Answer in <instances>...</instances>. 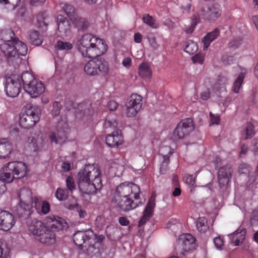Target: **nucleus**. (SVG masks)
I'll return each instance as SVG.
<instances>
[{
    "mask_svg": "<svg viewBox=\"0 0 258 258\" xmlns=\"http://www.w3.org/2000/svg\"><path fill=\"white\" fill-rule=\"evenodd\" d=\"M101 171L97 165H86L78 173V184L84 194H93L102 187Z\"/></svg>",
    "mask_w": 258,
    "mask_h": 258,
    "instance_id": "obj_1",
    "label": "nucleus"
},
{
    "mask_svg": "<svg viewBox=\"0 0 258 258\" xmlns=\"http://www.w3.org/2000/svg\"><path fill=\"white\" fill-rule=\"evenodd\" d=\"M76 45L78 51L84 57L100 56L107 50V45L105 40L90 33L79 37Z\"/></svg>",
    "mask_w": 258,
    "mask_h": 258,
    "instance_id": "obj_2",
    "label": "nucleus"
},
{
    "mask_svg": "<svg viewBox=\"0 0 258 258\" xmlns=\"http://www.w3.org/2000/svg\"><path fill=\"white\" fill-rule=\"evenodd\" d=\"M0 49L10 59L19 57V55L24 56L28 51L26 44L15 38L11 30L5 32L3 39L0 40Z\"/></svg>",
    "mask_w": 258,
    "mask_h": 258,
    "instance_id": "obj_3",
    "label": "nucleus"
},
{
    "mask_svg": "<svg viewBox=\"0 0 258 258\" xmlns=\"http://www.w3.org/2000/svg\"><path fill=\"white\" fill-rule=\"evenodd\" d=\"M28 227L29 232L37 241L48 245L55 242L54 233L47 229L41 221L32 220L28 223Z\"/></svg>",
    "mask_w": 258,
    "mask_h": 258,
    "instance_id": "obj_4",
    "label": "nucleus"
},
{
    "mask_svg": "<svg viewBox=\"0 0 258 258\" xmlns=\"http://www.w3.org/2000/svg\"><path fill=\"white\" fill-rule=\"evenodd\" d=\"M28 171L27 166L25 163L16 161L10 162L1 169V179L7 183H11L15 179L25 177Z\"/></svg>",
    "mask_w": 258,
    "mask_h": 258,
    "instance_id": "obj_5",
    "label": "nucleus"
},
{
    "mask_svg": "<svg viewBox=\"0 0 258 258\" xmlns=\"http://www.w3.org/2000/svg\"><path fill=\"white\" fill-rule=\"evenodd\" d=\"M24 90L32 98H36L45 91L43 84L34 78L33 75L28 72L23 73L21 76Z\"/></svg>",
    "mask_w": 258,
    "mask_h": 258,
    "instance_id": "obj_6",
    "label": "nucleus"
},
{
    "mask_svg": "<svg viewBox=\"0 0 258 258\" xmlns=\"http://www.w3.org/2000/svg\"><path fill=\"white\" fill-rule=\"evenodd\" d=\"M41 110L38 106L27 105L20 114L19 123L25 128L33 127L40 119Z\"/></svg>",
    "mask_w": 258,
    "mask_h": 258,
    "instance_id": "obj_7",
    "label": "nucleus"
},
{
    "mask_svg": "<svg viewBox=\"0 0 258 258\" xmlns=\"http://www.w3.org/2000/svg\"><path fill=\"white\" fill-rule=\"evenodd\" d=\"M84 72L89 76L106 75L109 71L108 62L104 59H94L89 60L84 67Z\"/></svg>",
    "mask_w": 258,
    "mask_h": 258,
    "instance_id": "obj_8",
    "label": "nucleus"
},
{
    "mask_svg": "<svg viewBox=\"0 0 258 258\" xmlns=\"http://www.w3.org/2000/svg\"><path fill=\"white\" fill-rule=\"evenodd\" d=\"M221 14L220 6L217 3L211 4L206 8H198L197 16H194L195 22H193V23L195 25L200 17H202L205 21L208 22L214 21L217 19Z\"/></svg>",
    "mask_w": 258,
    "mask_h": 258,
    "instance_id": "obj_9",
    "label": "nucleus"
},
{
    "mask_svg": "<svg viewBox=\"0 0 258 258\" xmlns=\"http://www.w3.org/2000/svg\"><path fill=\"white\" fill-rule=\"evenodd\" d=\"M194 130L192 120L186 118L179 122L171 136V138L174 141L183 139L188 136Z\"/></svg>",
    "mask_w": 258,
    "mask_h": 258,
    "instance_id": "obj_10",
    "label": "nucleus"
},
{
    "mask_svg": "<svg viewBox=\"0 0 258 258\" xmlns=\"http://www.w3.org/2000/svg\"><path fill=\"white\" fill-rule=\"evenodd\" d=\"M140 188L139 186L131 182L125 181L119 184L116 187L115 197H125L133 196L135 200L140 198Z\"/></svg>",
    "mask_w": 258,
    "mask_h": 258,
    "instance_id": "obj_11",
    "label": "nucleus"
},
{
    "mask_svg": "<svg viewBox=\"0 0 258 258\" xmlns=\"http://www.w3.org/2000/svg\"><path fill=\"white\" fill-rule=\"evenodd\" d=\"M142 97L136 94H132L125 104L124 113L128 117L135 116L142 106Z\"/></svg>",
    "mask_w": 258,
    "mask_h": 258,
    "instance_id": "obj_12",
    "label": "nucleus"
},
{
    "mask_svg": "<svg viewBox=\"0 0 258 258\" xmlns=\"http://www.w3.org/2000/svg\"><path fill=\"white\" fill-rule=\"evenodd\" d=\"M104 237L103 235H97L93 240H90L87 244L84 245L82 249L88 255L93 256H98L101 254L102 249V242Z\"/></svg>",
    "mask_w": 258,
    "mask_h": 258,
    "instance_id": "obj_13",
    "label": "nucleus"
},
{
    "mask_svg": "<svg viewBox=\"0 0 258 258\" xmlns=\"http://www.w3.org/2000/svg\"><path fill=\"white\" fill-rule=\"evenodd\" d=\"M21 76L13 75L6 80L5 91L8 96L15 97L20 92L21 86Z\"/></svg>",
    "mask_w": 258,
    "mask_h": 258,
    "instance_id": "obj_14",
    "label": "nucleus"
},
{
    "mask_svg": "<svg viewBox=\"0 0 258 258\" xmlns=\"http://www.w3.org/2000/svg\"><path fill=\"white\" fill-rule=\"evenodd\" d=\"M96 237V234L91 229L85 231H78L74 234L73 240L76 245L78 247L87 244L90 240H93Z\"/></svg>",
    "mask_w": 258,
    "mask_h": 258,
    "instance_id": "obj_15",
    "label": "nucleus"
},
{
    "mask_svg": "<svg viewBox=\"0 0 258 258\" xmlns=\"http://www.w3.org/2000/svg\"><path fill=\"white\" fill-rule=\"evenodd\" d=\"M14 216L7 211L0 212V230L8 231L15 225Z\"/></svg>",
    "mask_w": 258,
    "mask_h": 258,
    "instance_id": "obj_16",
    "label": "nucleus"
},
{
    "mask_svg": "<svg viewBox=\"0 0 258 258\" xmlns=\"http://www.w3.org/2000/svg\"><path fill=\"white\" fill-rule=\"evenodd\" d=\"M19 207L25 212L30 211L33 207V199L30 191L27 189H22L19 194Z\"/></svg>",
    "mask_w": 258,
    "mask_h": 258,
    "instance_id": "obj_17",
    "label": "nucleus"
},
{
    "mask_svg": "<svg viewBox=\"0 0 258 258\" xmlns=\"http://www.w3.org/2000/svg\"><path fill=\"white\" fill-rule=\"evenodd\" d=\"M195 238L190 234H184L180 235L178 239V243L181 248L185 252H189L196 248Z\"/></svg>",
    "mask_w": 258,
    "mask_h": 258,
    "instance_id": "obj_18",
    "label": "nucleus"
},
{
    "mask_svg": "<svg viewBox=\"0 0 258 258\" xmlns=\"http://www.w3.org/2000/svg\"><path fill=\"white\" fill-rule=\"evenodd\" d=\"M130 197L114 198V202L121 211L127 212L135 209L138 206V204L134 202Z\"/></svg>",
    "mask_w": 258,
    "mask_h": 258,
    "instance_id": "obj_19",
    "label": "nucleus"
},
{
    "mask_svg": "<svg viewBox=\"0 0 258 258\" xmlns=\"http://www.w3.org/2000/svg\"><path fill=\"white\" fill-rule=\"evenodd\" d=\"M107 146L111 148H117L124 142L123 136L120 130H116L110 135L106 136L105 139Z\"/></svg>",
    "mask_w": 258,
    "mask_h": 258,
    "instance_id": "obj_20",
    "label": "nucleus"
},
{
    "mask_svg": "<svg viewBox=\"0 0 258 258\" xmlns=\"http://www.w3.org/2000/svg\"><path fill=\"white\" fill-rule=\"evenodd\" d=\"M57 30L62 36L69 35L71 33V26L69 21L62 15H58L56 18Z\"/></svg>",
    "mask_w": 258,
    "mask_h": 258,
    "instance_id": "obj_21",
    "label": "nucleus"
},
{
    "mask_svg": "<svg viewBox=\"0 0 258 258\" xmlns=\"http://www.w3.org/2000/svg\"><path fill=\"white\" fill-rule=\"evenodd\" d=\"M174 152V150L167 146H162L159 150V154L163 157V162L160 169L161 174H164L169 162V157Z\"/></svg>",
    "mask_w": 258,
    "mask_h": 258,
    "instance_id": "obj_22",
    "label": "nucleus"
},
{
    "mask_svg": "<svg viewBox=\"0 0 258 258\" xmlns=\"http://www.w3.org/2000/svg\"><path fill=\"white\" fill-rule=\"evenodd\" d=\"M232 169L230 166L227 165L220 168L218 172V182L220 185H226L231 177Z\"/></svg>",
    "mask_w": 258,
    "mask_h": 258,
    "instance_id": "obj_23",
    "label": "nucleus"
},
{
    "mask_svg": "<svg viewBox=\"0 0 258 258\" xmlns=\"http://www.w3.org/2000/svg\"><path fill=\"white\" fill-rule=\"evenodd\" d=\"M155 206V196L152 195L150 198L142 219L139 221V225L144 224L152 217Z\"/></svg>",
    "mask_w": 258,
    "mask_h": 258,
    "instance_id": "obj_24",
    "label": "nucleus"
},
{
    "mask_svg": "<svg viewBox=\"0 0 258 258\" xmlns=\"http://www.w3.org/2000/svg\"><path fill=\"white\" fill-rule=\"evenodd\" d=\"M43 143L42 136L39 135L37 138L31 136L29 137L25 143V148L26 150L36 152L41 147Z\"/></svg>",
    "mask_w": 258,
    "mask_h": 258,
    "instance_id": "obj_25",
    "label": "nucleus"
},
{
    "mask_svg": "<svg viewBox=\"0 0 258 258\" xmlns=\"http://www.w3.org/2000/svg\"><path fill=\"white\" fill-rule=\"evenodd\" d=\"M246 231L243 227H239L233 233L229 234L231 242L235 245H240L244 240Z\"/></svg>",
    "mask_w": 258,
    "mask_h": 258,
    "instance_id": "obj_26",
    "label": "nucleus"
},
{
    "mask_svg": "<svg viewBox=\"0 0 258 258\" xmlns=\"http://www.w3.org/2000/svg\"><path fill=\"white\" fill-rule=\"evenodd\" d=\"M46 221L52 228L57 230H61L67 226V224L64 220L58 217L49 216L46 218Z\"/></svg>",
    "mask_w": 258,
    "mask_h": 258,
    "instance_id": "obj_27",
    "label": "nucleus"
},
{
    "mask_svg": "<svg viewBox=\"0 0 258 258\" xmlns=\"http://www.w3.org/2000/svg\"><path fill=\"white\" fill-rule=\"evenodd\" d=\"M246 73L247 70L245 69H241V71L236 77L232 87V90L235 93L240 92Z\"/></svg>",
    "mask_w": 258,
    "mask_h": 258,
    "instance_id": "obj_28",
    "label": "nucleus"
},
{
    "mask_svg": "<svg viewBox=\"0 0 258 258\" xmlns=\"http://www.w3.org/2000/svg\"><path fill=\"white\" fill-rule=\"evenodd\" d=\"M13 150L12 143L7 139H3L0 142V158H5L9 156Z\"/></svg>",
    "mask_w": 258,
    "mask_h": 258,
    "instance_id": "obj_29",
    "label": "nucleus"
},
{
    "mask_svg": "<svg viewBox=\"0 0 258 258\" xmlns=\"http://www.w3.org/2000/svg\"><path fill=\"white\" fill-rule=\"evenodd\" d=\"M255 130L253 125L250 122H247L243 125L241 131V136L244 140H248L254 135Z\"/></svg>",
    "mask_w": 258,
    "mask_h": 258,
    "instance_id": "obj_30",
    "label": "nucleus"
},
{
    "mask_svg": "<svg viewBox=\"0 0 258 258\" xmlns=\"http://www.w3.org/2000/svg\"><path fill=\"white\" fill-rule=\"evenodd\" d=\"M228 84V79L223 76H219L212 86L214 91L222 92L226 91V85Z\"/></svg>",
    "mask_w": 258,
    "mask_h": 258,
    "instance_id": "obj_31",
    "label": "nucleus"
},
{
    "mask_svg": "<svg viewBox=\"0 0 258 258\" xmlns=\"http://www.w3.org/2000/svg\"><path fill=\"white\" fill-rule=\"evenodd\" d=\"M138 74L145 79H150L152 71L150 65L147 62H142L140 64L138 68Z\"/></svg>",
    "mask_w": 258,
    "mask_h": 258,
    "instance_id": "obj_32",
    "label": "nucleus"
},
{
    "mask_svg": "<svg viewBox=\"0 0 258 258\" xmlns=\"http://www.w3.org/2000/svg\"><path fill=\"white\" fill-rule=\"evenodd\" d=\"M220 32L217 28L208 33L203 39L202 42L204 45V49H207L211 43L215 40L219 35Z\"/></svg>",
    "mask_w": 258,
    "mask_h": 258,
    "instance_id": "obj_33",
    "label": "nucleus"
},
{
    "mask_svg": "<svg viewBox=\"0 0 258 258\" xmlns=\"http://www.w3.org/2000/svg\"><path fill=\"white\" fill-rule=\"evenodd\" d=\"M21 0H0L2 8L7 12L14 11L20 4Z\"/></svg>",
    "mask_w": 258,
    "mask_h": 258,
    "instance_id": "obj_34",
    "label": "nucleus"
},
{
    "mask_svg": "<svg viewBox=\"0 0 258 258\" xmlns=\"http://www.w3.org/2000/svg\"><path fill=\"white\" fill-rule=\"evenodd\" d=\"M34 207L38 214L46 215L50 211V205L47 201H43L41 204L35 203Z\"/></svg>",
    "mask_w": 258,
    "mask_h": 258,
    "instance_id": "obj_35",
    "label": "nucleus"
},
{
    "mask_svg": "<svg viewBox=\"0 0 258 258\" xmlns=\"http://www.w3.org/2000/svg\"><path fill=\"white\" fill-rule=\"evenodd\" d=\"M66 137L65 131L58 130L57 133H51L49 136L50 141L52 143L57 144L60 143V141Z\"/></svg>",
    "mask_w": 258,
    "mask_h": 258,
    "instance_id": "obj_36",
    "label": "nucleus"
},
{
    "mask_svg": "<svg viewBox=\"0 0 258 258\" xmlns=\"http://www.w3.org/2000/svg\"><path fill=\"white\" fill-rule=\"evenodd\" d=\"M142 20L144 23L153 29H157L159 27V25L156 20L149 14L143 15Z\"/></svg>",
    "mask_w": 258,
    "mask_h": 258,
    "instance_id": "obj_37",
    "label": "nucleus"
},
{
    "mask_svg": "<svg viewBox=\"0 0 258 258\" xmlns=\"http://www.w3.org/2000/svg\"><path fill=\"white\" fill-rule=\"evenodd\" d=\"M62 9L66 15L73 21L78 15L75 8L71 5L66 4L62 7Z\"/></svg>",
    "mask_w": 258,
    "mask_h": 258,
    "instance_id": "obj_38",
    "label": "nucleus"
},
{
    "mask_svg": "<svg viewBox=\"0 0 258 258\" xmlns=\"http://www.w3.org/2000/svg\"><path fill=\"white\" fill-rule=\"evenodd\" d=\"M65 207L70 210L76 209V210L79 214V216L81 218H83L86 216L87 214L86 211L83 210L80 207H79V205L76 203V201L75 199H73V203L72 204L69 205L68 204H66Z\"/></svg>",
    "mask_w": 258,
    "mask_h": 258,
    "instance_id": "obj_39",
    "label": "nucleus"
},
{
    "mask_svg": "<svg viewBox=\"0 0 258 258\" xmlns=\"http://www.w3.org/2000/svg\"><path fill=\"white\" fill-rule=\"evenodd\" d=\"M29 40L32 44L39 46L41 44L42 40L41 37L36 31H31L29 33Z\"/></svg>",
    "mask_w": 258,
    "mask_h": 258,
    "instance_id": "obj_40",
    "label": "nucleus"
},
{
    "mask_svg": "<svg viewBox=\"0 0 258 258\" xmlns=\"http://www.w3.org/2000/svg\"><path fill=\"white\" fill-rule=\"evenodd\" d=\"M72 21L78 28L82 29H86L89 26V21L85 18L77 16Z\"/></svg>",
    "mask_w": 258,
    "mask_h": 258,
    "instance_id": "obj_41",
    "label": "nucleus"
},
{
    "mask_svg": "<svg viewBox=\"0 0 258 258\" xmlns=\"http://www.w3.org/2000/svg\"><path fill=\"white\" fill-rule=\"evenodd\" d=\"M73 47L71 42L62 40H58L55 45V48L58 50L68 51L71 50Z\"/></svg>",
    "mask_w": 258,
    "mask_h": 258,
    "instance_id": "obj_42",
    "label": "nucleus"
},
{
    "mask_svg": "<svg viewBox=\"0 0 258 258\" xmlns=\"http://www.w3.org/2000/svg\"><path fill=\"white\" fill-rule=\"evenodd\" d=\"M207 220L204 217H199L197 221V228L201 233H205L208 229Z\"/></svg>",
    "mask_w": 258,
    "mask_h": 258,
    "instance_id": "obj_43",
    "label": "nucleus"
},
{
    "mask_svg": "<svg viewBox=\"0 0 258 258\" xmlns=\"http://www.w3.org/2000/svg\"><path fill=\"white\" fill-rule=\"evenodd\" d=\"M198 49V47L196 43L192 40H188L186 42L184 51L189 54H193L196 53Z\"/></svg>",
    "mask_w": 258,
    "mask_h": 258,
    "instance_id": "obj_44",
    "label": "nucleus"
},
{
    "mask_svg": "<svg viewBox=\"0 0 258 258\" xmlns=\"http://www.w3.org/2000/svg\"><path fill=\"white\" fill-rule=\"evenodd\" d=\"M68 194L67 189L58 188L55 193V196L58 200L64 201L67 199Z\"/></svg>",
    "mask_w": 258,
    "mask_h": 258,
    "instance_id": "obj_45",
    "label": "nucleus"
},
{
    "mask_svg": "<svg viewBox=\"0 0 258 258\" xmlns=\"http://www.w3.org/2000/svg\"><path fill=\"white\" fill-rule=\"evenodd\" d=\"M9 251L5 241L0 239V257H6L8 255Z\"/></svg>",
    "mask_w": 258,
    "mask_h": 258,
    "instance_id": "obj_46",
    "label": "nucleus"
},
{
    "mask_svg": "<svg viewBox=\"0 0 258 258\" xmlns=\"http://www.w3.org/2000/svg\"><path fill=\"white\" fill-rule=\"evenodd\" d=\"M183 180L189 186L192 187L195 184L196 177L192 175L188 174L184 177Z\"/></svg>",
    "mask_w": 258,
    "mask_h": 258,
    "instance_id": "obj_47",
    "label": "nucleus"
},
{
    "mask_svg": "<svg viewBox=\"0 0 258 258\" xmlns=\"http://www.w3.org/2000/svg\"><path fill=\"white\" fill-rule=\"evenodd\" d=\"M61 109V104L58 102H54L53 103L52 109L51 110V114L53 116L58 115L60 113Z\"/></svg>",
    "mask_w": 258,
    "mask_h": 258,
    "instance_id": "obj_48",
    "label": "nucleus"
},
{
    "mask_svg": "<svg viewBox=\"0 0 258 258\" xmlns=\"http://www.w3.org/2000/svg\"><path fill=\"white\" fill-rule=\"evenodd\" d=\"M117 126V122L114 119L106 120L104 123L105 128L114 129Z\"/></svg>",
    "mask_w": 258,
    "mask_h": 258,
    "instance_id": "obj_49",
    "label": "nucleus"
},
{
    "mask_svg": "<svg viewBox=\"0 0 258 258\" xmlns=\"http://www.w3.org/2000/svg\"><path fill=\"white\" fill-rule=\"evenodd\" d=\"M67 186L69 190L73 191L75 189V185L74 179L71 176H68L66 179Z\"/></svg>",
    "mask_w": 258,
    "mask_h": 258,
    "instance_id": "obj_50",
    "label": "nucleus"
},
{
    "mask_svg": "<svg viewBox=\"0 0 258 258\" xmlns=\"http://www.w3.org/2000/svg\"><path fill=\"white\" fill-rule=\"evenodd\" d=\"M211 123L212 124H218L220 123V119L219 114H213L210 113Z\"/></svg>",
    "mask_w": 258,
    "mask_h": 258,
    "instance_id": "obj_51",
    "label": "nucleus"
},
{
    "mask_svg": "<svg viewBox=\"0 0 258 258\" xmlns=\"http://www.w3.org/2000/svg\"><path fill=\"white\" fill-rule=\"evenodd\" d=\"M250 223L252 225H258V211L255 210L252 212Z\"/></svg>",
    "mask_w": 258,
    "mask_h": 258,
    "instance_id": "obj_52",
    "label": "nucleus"
},
{
    "mask_svg": "<svg viewBox=\"0 0 258 258\" xmlns=\"http://www.w3.org/2000/svg\"><path fill=\"white\" fill-rule=\"evenodd\" d=\"M122 64L126 68H130L132 65V59L128 56L124 57L122 60Z\"/></svg>",
    "mask_w": 258,
    "mask_h": 258,
    "instance_id": "obj_53",
    "label": "nucleus"
},
{
    "mask_svg": "<svg viewBox=\"0 0 258 258\" xmlns=\"http://www.w3.org/2000/svg\"><path fill=\"white\" fill-rule=\"evenodd\" d=\"M148 41L149 42L150 46L156 49L158 48L159 45L156 41V38L154 36L148 37Z\"/></svg>",
    "mask_w": 258,
    "mask_h": 258,
    "instance_id": "obj_54",
    "label": "nucleus"
},
{
    "mask_svg": "<svg viewBox=\"0 0 258 258\" xmlns=\"http://www.w3.org/2000/svg\"><path fill=\"white\" fill-rule=\"evenodd\" d=\"M248 151V148L246 145H245L244 144H241L240 148V152H239V156L240 157H242V156L246 155V154L247 153Z\"/></svg>",
    "mask_w": 258,
    "mask_h": 258,
    "instance_id": "obj_55",
    "label": "nucleus"
},
{
    "mask_svg": "<svg viewBox=\"0 0 258 258\" xmlns=\"http://www.w3.org/2000/svg\"><path fill=\"white\" fill-rule=\"evenodd\" d=\"M214 243L215 246L218 249H220L223 245V240L220 237L215 238Z\"/></svg>",
    "mask_w": 258,
    "mask_h": 258,
    "instance_id": "obj_56",
    "label": "nucleus"
},
{
    "mask_svg": "<svg viewBox=\"0 0 258 258\" xmlns=\"http://www.w3.org/2000/svg\"><path fill=\"white\" fill-rule=\"evenodd\" d=\"M107 106L110 110L113 111L117 108L118 104L114 101H110L108 103Z\"/></svg>",
    "mask_w": 258,
    "mask_h": 258,
    "instance_id": "obj_57",
    "label": "nucleus"
},
{
    "mask_svg": "<svg viewBox=\"0 0 258 258\" xmlns=\"http://www.w3.org/2000/svg\"><path fill=\"white\" fill-rule=\"evenodd\" d=\"M210 96V91L208 90H206L201 93V98L203 100H207L209 98Z\"/></svg>",
    "mask_w": 258,
    "mask_h": 258,
    "instance_id": "obj_58",
    "label": "nucleus"
},
{
    "mask_svg": "<svg viewBox=\"0 0 258 258\" xmlns=\"http://www.w3.org/2000/svg\"><path fill=\"white\" fill-rule=\"evenodd\" d=\"M61 168L64 172L69 171L71 168L70 163L67 161L63 162L61 165Z\"/></svg>",
    "mask_w": 258,
    "mask_h": 258,
    "instance_id": "obj_59",
    "label": "nucleus"
},
{
    "mask_svg": "<svg viewBox=\"0 0 258 258\" xmlns=\"http://www.w3.org/2000/svg\"><path fill=\"white\" fill-rule=\"evenodd\" d=\"M193 61L195 62L202 63L204 61V57L201 55L197 54L193 57Z\"/></svg>",
    "mask_w": 258,
    "mask_h": 258,
    "instance_id": "obj_60",
    "label": "nucleus"
},
{
    "mask_svg": "<svg viewBox=\"0 0 258 258\" xmlns=\"http://www.w3.org/2000/svg\"><path fill=\"white\" fill-rule=\"evenodd\" d=\"M119 223L122 226H127L129 224V221L124 217H121L119 218Z\"/></svg>",
    "mask_w": 258,
    "mask_h": 258,
    "instance_id": "obj_61",
    "label": "nucleus"
},
{
    "mask_svg": "<svg viewBox=\"0 0 258 258\" xmlns=\"http://www.w3.org/2000/svg\"><path fill=\"white\" fill-rule=\"evenodd\" d=\"M46 0H30V3L32 6H39L42 5Z\"/></svg>",
    "mask_w": 258,
    "mask_h": 258,
    "instance_id": "obj_62",
    "label": "nucleus"
},
{
    "mask_svg": "<svg viewBox=\"0 0 258 258\" xmlns=\"http://www.w3.org/2000/svg\"><path fill=\"white\" fill-rule=\"evenodd\" d=\"M142 40V35L140 33H136L135 34V35H134V41L136 43H140V42H141Z\"/></svg>",
    "mask_w": 258,
    "mask_h": 258,
    "instance_id": "obj_63",
    "label": "nucleus"
},
{
    "mask_svg": "<svg viewBox=\"0 0 258 258\" xmlns=\"http://www.w3.org/2000/svg\"><path fill=\"white\" fill-rule=\"evenodd\" d=\"M6 191V187L3 181L0 180V196Z\"/></svg>",
    "mask_w": 258,
    "mask_h": 258,
    "instance_id": "obj_64",
    "label": "nucleus"
}]
</instances>
